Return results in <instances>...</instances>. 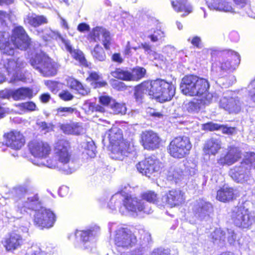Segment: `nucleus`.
Here are the masks:
<instances>
[{
	"label": "nucleus",
	"mask_w": 255,
	"mask_h": 255,
	"mask_svg": "<svg viewBox=\"0 0 255 255\" xmlns=\"http://www.w3.org/2000/svg\"><path fill=\"white\" fill-rule=\"evenodd\" d=\"M5 35V31H0V50L6 55L12 56L16 49L26 50L31 45V39L22 26L13 28L10 41Z\"/></svg>",
	"instance_id": "obj_1"
},
{
	"label": "nucleus",
	"mask_w": 255,
	"mask_h": 255,
	"mask_svg": "<svg viewBox=\"0 0 255 255\" xmlns=\"http://www.w3.org/2000/svg\"><path fill=\"white\" fill-rule=\"evenodd\" d=\"M180 87L186 96L198 97L204 102L213 100V94L209 92L210 83L206 78L194 74L186 75L182 78Z\"/></svg>",
	"instance_id": "obj_2"
},
{
	"label": "nucleus",
	"mask_w": 255,
	"mask_h": 255,
	"mask_svg": "<svg viewBox=\"0 0 255 255\" xmlns=\"http://www.w3.org/2000/svg\"><path fill=\"white\" fill-rule=\"evenodd\" d=\"M108 138L111 145L112 158L122 160L132 152L133 145L124 138L123 131L119 127L113 126L110 129Z\"/></svg>",
	"instance_id": "obj_3"
},
{
	"label": "nucleus",
	"mask_w": 255,
	"mask_h": 255,
	"mask_svg": "<svg viewBox=\"0 0 255 255\" xmlns=\"http://www.w3.org/2000/svg\"><path fill=\"white\" fill-rule=\"evenodd\" d=\"M150 93V97L160 103L172 100L175 94V87L171 82L157 78L145 80Z\"/></svg>",
	"instance_id": "obj_4"
},
{
	"label": "nucleus",
	"mask_w": 255,
	"mask_h": 255,
	"mask_svg": "<svg viewBox=\"0 0 255 255\" xmlns=\"http://www.w3.org/2000/svg\"><path fill=\"white\" fill-rule=\"evenodd\" d=\"M192 148V144L188 136L178 135L174 137L167 146L168 154L174 159H182L187 157Z\"/></svg>",
	"instance_id": "obj_5"
},
{
	"label": "nucleus",
	"mask_w": 255,
	"mask_h": 255,
	"mask_svg": "<svg viewBox=\"0 0 255 255\" xmlns=\"http://www.w3.org/2000/svg\"><path fill=\"white\" fill-rule=\"evenodd\" d=\"M122 198V205L127 210L136 213L144 212V203L137 197L128 193L116 194L113 196L109 203L110 208L115 209L116 205L121 203Z\"/></svg>",
	"instance_id": "obj_6"
},
{
	"label": "nucleus",
	"mask_w": 255,
	"mask_h": 255,
	"mask_svg": "<svg viewBox=\"0 0 255 255\" xmlns=\"http://www.w3.org/2000/svg\"><path fill=\"white\" fill-rule=\"evenodd\" d=\"M117 251L122 252L135 247L137 243L136 237L127 228H121L116 231L113 239Z\"/></svg>",
	"instance_id": "obj_7"
},
{
	"label": "nucleus",
	"mask_w": 255,
	"mask_h": 255,
	"mask_svg": "<svg viewBox=\"0 0 255 255\" xmlns=\"http://www.w3.org/2000/svg\"><path fill=\"white\" fill-rule=\"evenodd\" d=\"M1 243L6 252L13 253L25 244V239L19 230H13L6 234Z\"/></svg>",
	"instance_id": "obj_8"
},
{
	"label": "nucleus",
	"mask_w": 255,
	"mask_h": 255,
	"mask_svg": "<svg viewBox=\"0 0 255 255\" xmlns=\"http://www.w3.org/2000/svg\"><path fill=\"white\" fill-rule=\"evenodd\" d=\"M56 220V215L52 211L45 208L40 207L35 211L33 223L35 226L41 229H49L53 226Z\"/></svg>",
	"instance_id": "obj_9"
},
{
	"label": "nucleus",
	"mask_w": 255,
	"mask_h": 255,
	"mask_svg": "<svg viewBox=\"0 0 255 255\" xmlns=\"http://www.w3.org/2000/svg\"><path fill=\"white\" fill-rule=\"evenodd\" d=\"M29 153L38 159H45L51 153L52 148L49 143L42 140L33 139L27 145Z\"/></svg>",
	"instance_id": "obj_10"
},
{
	"label": "nucleus",
	"mask_w": 255,
	"mask_h": 255,
	"mask_svg": "<svg viewBox=\"0 0 255 255\" xmlns=\"http://www.w3.org/2000/svg\"><path fill=\"white\" fill-rule=\"evenodd\" d=\"M0 64L2 68L7 72V74L12 75L10 80L11 82L14 83L24 79L21 71L24 67L22 62L14 59H7L2 60Z\"/></svg>",
	"instance_id": "obj_11"
},
{
	"label": "nucleus",
	"mask_w": 255,
	"mask_h": 255,
	"mask_svg": "<svg viewBox=\"0 0 255 255\" xmlns=\"http://www.w3.org/2000/svg\"><path fill=\"white\" fill-rule=\"evenodd\" d=\"M161 162L152 157H147L138 162L136 167L143 175L150 176L153 173L158 172L161 168Z\"/></svg>",
	"instance_id": "obj_12"
},
{
	"label": "nucleus",
	"mask_w": 255,
	"mask_h": 255,
	"mask_svg": "<svg viewBox=\"0 0 255 255\" xmlns=\"http://www.w3.org/2000/svg\"><path fill=\"white\" fill-rule=\"evenodd\" d=\"M4 145L14 150L20 149L25 142V137L23 134L17 130L12 129L4 132L3 134Z\"/></svg>",
	"instance_id": "obj_13"
},
{
	"label": "nucleus",
	"mask_w": 255,
	"mask_h": 255,
	"mask_svg": "<svg viewBox=\"0 0 255 255\" xmlns=\"http://www.w3.org/2000/svg\"><path fill=\"white\" fill-rule=\"evenodd\" d=\"M101 36L104 38L102 44L105 49L109 50L112 44V37L110 31L105 28L99 26L94 27L88 34L87 38L90 42H97L101 40Z\"/></svg>",
	"instance_id": "obj_14"
},
{
	"label": "nucleus",
	"mask_w": 255,
	"mask_h": 255,
	"mask_svg": "<svg viewBox=\"0 0 255 255\" xmlns=\"http://www.w3.org/2000/svg\"><path fill=\"white\" fill-rule=\"evenodd\" d=\"M164 203L170 208L179 206L185 201L184 193L178 189H172L167 191L162 197Z\"/></svg>",
	"instance_id": "obj_15"
},
{
	"label": "nucleus",
	"mask_w": 255,
	"mask_h": 255,
	"mask_svg": "<svg viewBox=\"0 0 255 255\" xmlns=\"http://www.w3.org/2000/svg\"><path fill=\"white\" fill-rule=\"evenodd\" d=\"M161 139L158 134L151 130L143 131L140 135V143L144 149L153 150L158 148Z\"/></svg>",
	"instance_id": "obj_16"
},
{
	"label": "nucleus",
	"mask_w": 255,
	"mask_h": 255,
	"mask_svg": "<svg viewBox=\"0 0 255 255\" xmlns=\"http://www.w3.org/2000/svg\"><path fill=\"white\" fill-rule=\"evenodd\" d=\"M239 159V149L234 145L228 147L226 153L220 157L217 160L218 164L222 166L231 165L238 161Z\"/></svg>",
	"instance_id": "obj_17"
},
{
	"label": "nucleus",
	"mask_w": 255,
	"mask_h": 255,
	"mask_svg": "<svg viewBox=\"0 0 255 255\" xmlns=\"http://www.w3.org/2000/svg\"><path fill=\"white\" fill-rule=\"evenodd\" d=\"M237 195L234 188L223 185L217 190L216 199L222 203H229L236 199Z\"/></svg>",
	"instance_id": "obj_18"
},
{
	"label": "nucleus",
	"mask_w": 255,
	"mask_h": 255,
	"mask_svg": "<svg viewBox=\"0 0 255 255\" xmlns=\"http://www.w3.org/2000/svg\"><path fill=\"white\" fill-rule=\"evenodd\" d=\"M36 68L45 77L54 76L57 72L55 63L48 57H43L41 59V66Z\"/></svg>",
	"instance_id": "obj_19"
},
{
	"label": "nucleus",
	"mask_w": 255,
	"mask_h": 255,
	"mask_svg": "<svg viewBox=\"0 0 255 255\" xmlns=\"http://www.w3.org/2000/svg\"><path fill=\"white\" fill-rule=\"evenodd\" d=\"M222 148L221 141L215 138H210L207 139L203 147V150L205 155H215Z\"/></svg>",
	"instance_id": "obj_20"
},
{
	"label": "nucleus",
	"mask_w": 255,
	"mask_h": 255,
	"mask_svg": "<svg viewBox=\"0 0 255 255\" xmlns=\"http://www.w3.org/2000/svg\"><path fill=\"white\" fill-rule=\"evenodd\" d=\"M54 157L63 164H67L71 159V154L67 146L59 144L55 148Z\"/></svg>",
	"instance_id": "obj_21"
},
{
	"label": "nucleus",
	"mask_w": 255,
	"mask_h": 255,
	"mask_svg": "<svg viewBox=\"0 0 255 255\" xmlns=\"http://www.w3.org/2000/svg\"><path fill=\"white\" fill-rule=\"evenodd\" d=\"M133 91V97L137 103H141L142 102L144 99L145 94H147L150 97L149 91L145 80L136 85L134 88Z\"/></svg>",
	"instance_id": "obj_22"
},
{
	"label": "nucleus",
	"mask_w": 255,
	"mask_h": 255,
	"mask_svg": "<svg viewBox=\"0 0 255 255\" xmlns=\"http://www.w3.org/2000/svg\"><path fill=\"white\" fill-rule=\"evenodd\" d=\"M240 217V227L249 228L255 223V213L248 209L243 210Z\"/></svg>",
	"instance_id": "obj_23"
},
{
	"label": "nucleus",
	"mask_w": 255,
	"mask_h": 255,
	"mask_svg": "<svg viewBox=\"0 0 255 255\" xmlns=\"http://www.w3.org/2000/svg\"><path fill=\"white\" fill-rule=\"evenodd\" d=\"M25 23H27L31 26L36 28L39 26L48 23L47 18L43 15H36L33 14L28 15L24 19Z\"/></svg>",
	"instance_id": "obj_24"
},
{
	"label": "nucleus",
	"mask_w": 255,
	"mask_h": 255,
	"mask_svg": "<svg viewBox=\"0 0 255 255\" xmlns=\"http://www.w3.org/2000/svg\"><path fill=\"white\" fill-rule=\"evenodd\" d=\"M60 128L67 134L80 135L83 131L82 126L79 123L63 124L60 126Z\"/></svg>",
	"instance_id": "obj_25"
},
{
	"label": "nucleus",
	"mask_w": 255,
	"mask_h": 255,
	"mask_svg": "<svg viewBox=\"0 0 255 255\" xmlns=\"http://www.w3.org/2000/svg\"><path fill=\"white\" fill-rule=\"evenodd\" d=\"M32 96V91L29 88L20 87L16 90H12V98L14 101L30 99Z\"/></svg>",
	"instance_id": "obj_26"
},
{
	"label": "nucleus",
	"mask_w": 255,
	"mask_h": 255,
	"mask_svg": "<svg viewBox=\"0 0 255 255\" xmlns=\"http://www.w3.org/2000/svg\"><path fill=\"white\" fill-rule=\"evenodd\" d=\"M31 187L28 184L19 185L13 188L12 198L17 201L30 193Z\"/></svg>",
	"instance_id": "obj_27"
},
{
	"label": "nucleus",
	"mask_w": 255,
	"mask_h": 255,
	"mask_svg": "<svg viewBox=\"0 0 255 255\" xmlns=\"http://www.w3.org/2000/svg\"><path fill=\"white\" fill-rule=\"evenodd\" d=\"M171 4L174 9L177 12H184L183 15L189 14L192 11L191 6L187 3V0H172Z\"/></svg>",
	"instance_id": "obj_28"
},
{
	"label": "nucleus",
	"mask_w": 255,
	"mask_h": 255,
	"mask_svg": "<svg viewBox=\"0 0 255 255\" xmlns=\"http://www.w3.org/2000/svg\"><path fill=\"white\" fill-rule=\"evenodd\" d=\"M212 102V101L204 102L202 98H199L195 101H190L187 105V110L189 113H198L202 107L209 105Z\"/></svg>",
	"instance_id": "obj_29"
},
{
	"label": "nucleus",
	"mask_w": 255,
	"mask_h": 255,
	"mask_svg": "<svg viewBox=\"0 0 255 255\" xmlns=\"http://www.w3.org/2000/svg\"><path fill=\"white\" fill-rule=\"evenodd\" d=\"M68 83L69 84V87L71 89L76 90L82 96L87 95L90 92L88 88L84 86L80 81L74 78H70Z\"/></svg>",
	"instance_id": "obj_30"
},
{
	"label": "nucleus",
	"mask_w": 255,
	"mask_h": 255,
	"mask_svg": "<svg viewBox=\"0 0 255 255\" xmlns=\"http://www.w3.org/2000/svg\"><path fill=\"white\" fill-rule=\"evenodd\" d=\"M129 74L130 71L121 67L116 68L111 72V75L115 78L125 81H130Z\"/></svg>",
	"instance_id": "obj_31"
},
{
	"label": "nucleus",
	"mask_w": 255,
	"mask_h": 255,
	"mask_svg": "<svg viewBox=\"0 0 255 255\" xmlns=\"http://www.w3.org/2000/svg\"><path fill=\"white\" fill-rule=\"evenodd\" d=\"M130 81H138L144 78L146 70L143 67L135 66L130 71Z\"/></svg>",
	"instance_id": "obj_32"
},
{
	"label": "nucleus",
	"mask_w": 255,
	"mask_h": 255,
	"mask_svg": "<svg viewBox=\"0 0 255 255\" xmlns=\"http://www.w3.org/2000/svg\"><path fill=\"white\" fill-rule=\"evenodd\" d=\"M211 8L220 11H229L231 6L226 0H212L210 5Z\"/></svg>",
	"instance_id": "obj_33"
},
{
	"label": "nucleus",
	"mask_w": 255,
	"mask_h": 255,
	"mask_svg": "<svg viewBox=\"0 0 255 255\" xmlns=\"http://www.w3.org/2000/svg\"><path fill=\"white\" fill-rule=\"evenodd\" d=\"M142 200L149 203L157 204L159 201V197L157 193L151 190H147L142 192L140 195Z\"/></svg>",
	"instance_id": "obj_34"
},
{
	"label": "nucleus",
	"mask_w": 255,
	"mask_h": 255,
	"mask_svg": "<svg viewBox=\"0 0 255 255\" xmlns=\"http://www.w3.org/2000/svg\"><path fill=\"white\" fill-rule=\"evenodd\" d=\"M100 78V76L98 73L96 72H91L89 73V76L87 78L86 80L93 82L96 88L105 87L108 85L107 82L105 81H99Z\"/></svg>",
	"instance_id": "obj_35"
},
{
	"label": "nucleus",
	"mask_w": 255,
	"mask_h": 255,
	"mask_svg": "<svg viewBox=\"0 0 255 255\" xmlns=\"http://www.w3.org/2000/svg\"><path fill=\"white\" fill-rule=\"evenodd\" d=\"M91 52L93 58L98 61H103L106 58V53L99 44H96Z\"/></svg>",
	"instance_id": "obj_36"
},
{
	"label": "nucleus",
	"mask_w": 255,
	"mask_h": 255,
	"mask_svg": "<svg viewBox=\"0 0 255 255\" xmlns=\"http://www.w3.org/2000/svg\"><path fill=\"white\" fill-rule=\"evenodd\" d=\"M255 162V153L254 152H247L245 155L244 161L241 163L240 168H243L245 165H247L246 169L249 170Z\"/></svg>",
	"instance_id": "obj_37"
},
{
	"label": "nucleus",
	"mask_w": 255,
	"mask_h": 255,
	"mask_svg": "<svg viewBox=\"0 0 255 255\" xmlns=\"http://www.w3.org/2000/svg\"><path fill=\"white\" fill-rule=\"evenodd\" d=\"M152 33L148 36L152 42H156L163 40L165 37V33L160 29H153Z\"/></svg>",
	"instance_id": "obj_38"
},
{
	"label": "nucleus",
	"mask_w": 255,
	"mask_h": 255,
	"mask_svg": "<svg viewBox=\"0 0 255 255\" xmlns=\"http://www.w3.org/2000/svg\"><path fill=\"white\" fill-rule=\"evenodd\" d=\"M73 58L78 61L80 65L88 67L89 64L82 51L79 50H75L72 54Z\"/></svg>",
	"instance_id": "obj_39"
},
{
	"label": "nucleus",
	"mask_w": 255,
	"mask_h": 255,
	"mask_svg": "<svg viewBox=\"0 0 255 255\" xmlns=\"http://www.w3.org/2000/svg\"><path fill=\"white\" fill-rule=\"evenodd\" d=\"M111 108L115 114L124 115L126 113L127 108L125 104L116 102L115 100L111 105Z\"/></svg>",
	"instance_id": "obj_40"
},
{
	"label": "nucleus",
	"mask_w": 255,
	"mask_h": 255,
	"mask_svg": "<svg viewBox=\"0 0 255 255\" xmlns=\"http://www.w3.org/2000/svg\"><path fill=\"white\" fill-rule=\"evenodd\" d=\"M76 109L71 107H59L56 110V115L58 117H67L69 114H72Z\"/></svg>",
	"instance_id": "obj_41"
},
{
	"label": "nucleus",
	"mask_w": 255,
	"mask_h": 255,
	"mask_svg": "<svg viewBox=\"0 0 255 255\" xmlns=\"http://www.w3.org/2000/svg\"><path fill=\"white\" fill-rule=\"evenodd\" d=\"M182 171L178 168H170L167 174V179L169 180H176L182 175Z\"/></svg>",
	"instance_id": "obj_42"
},
{
	"label": "nucleus",
	"mask_w": 255,
	"mask_h": 255,
	"mask_svg": "<svg viewBox=\"0 0 255 255\" xmlns=\"http://www.w3.org/2000/svg\"><path fill=\"white\" fill-rule=\"evenodd\" d=\"M26 203L29 206H31V209H33V206H37L41 205V201L38 194H34L33 196L29 197L27 198Z\"/></svg>",
	"instance_id": "obj_43"
},
{
	"label": "nucleus",
	"mask_w": 255,
	"mask_h": 255,
	"mask_svg": "<svg viewBox=\"0 0 255 255\" xmlns=\"http://www.w3.org/2000/svg\"><path fill=\"white\" fill-rule=\"evenodd\" d=\"M202 129L205 131H213L220 129V125L209 122L202 125Z\"/></svg>",
	"instance_id": "obj_44"
},
{
	"label": "nucleus",
	"mask_w": 255,
	"mask_h": 255,
	"mask_svg": "<svg viewBox=\"0 0 255 255\" xmlns=\"http://www.w3.org/2000/svg\"><path fill=\"white\" fill-rule=\"evenodd\" d=\"M248 88L249 89L248 94L250 99L255 103V77L250 82Z\"/></svg>",
	"instance_id": "obj_45"
},
{
	"label": "nucleus",
	"mask_w": 255,
	"mask_h": 255,
	"mask_svg": "<svg viewBox=\"0 0 255 255\" xmlns=\"http://www.w3.org/2000/svg\"><path fill=\"white\" fill-rule=\"evenodd\" d=\"M19 106L21 109L27 111H34L36 109L35 104L32 101L22 103L19 104Z\"/></svg>",
	"instance_id": "obj_46"
},
{
	"label": "nucleus",
	"mask_w": 255,
	"mask_h": 255,
	"mask_svg": "<svg viewBox=\"0 0 255 255\" xmlns=\"http://www.w3.org/2000/svg\"><path fill=\"white\" fill-rule=\"evenodd\" d=\"M114 100L112 97L108 95H102L99 97V103L104 107H108Z\"/></svg>",
	"instance_id": "obj_47"
},
{
	"label": "nucleus",
	"mask_w": 255,
	"mask_h": 255,
	"mask_svg": "<svg viewBox=\"0 0 255 255\" xmlns=\"http://www.w3.org/2000/svg\"><path fill=\"white\" fill-rule=\"evenodd\" d=\"M212 238L215 241L224 242L226 239V234L223 231L217 230L214 232Z\"/></svg>",
	"instance_id": "obj_48"
},
{
	"label": "nucleus",
	"mask_w": 255,
	"mask_h": 255,
	"mask_svg": "<svg viewBox=\"0 0 255 255\" xmlns=\"http://www.w3.org/2000/svg\"><path fill=\"white\" fill-rule=\"evenodd\" d=\"M58 96L64 101H69L74 98L73 95L67 90L62 91L59 94Z\"/></svg>",
	"instance_id": "obj_49"
},
{
	"label": "nucleus",
	"mask_w": 255,
	"mask_h": 255,
	"mask_svg": "<svg viewBox=\"0 0 255 255\" xmlns=\"http://www.w3.org/2000/svg\"><path fill=\"white\" fill-rule=\"evenodd\" d=\"M230 176L237 183L239 182V167L238 166L234 167L230 169L229 171Z\"/></svg>",
	"instance_id": "obj_50"
},
{
	"label": "nucleus",
	"mask_w": 255,
	"mask_h": 255,
	"mask_svg": "<svg viewBox=\"0 0 255 255\" xmlns=\"http://www.w3.org/2000/svg\"><path fill=\"white\" fill-rule=\"evenodd\" d=\"M92 236V231L90 230L81 231L80 234L81 239L84 242L88 241Z\"/></svg>",
	"instance_id": "obj_51"
},
{
	"label": "nucleus",
	"mask_w": 255,
	"mask_h": 255,
	"mask_svg": "<svg viewBox=\"0 0 255 255\" xmlns=\"http://www.w3.org/2000/svg\"><path fill=\"white\" fill-rule=\"evenodd\" d=\"M10 113L9 108L5 106V104L0 101V120L4 118Z\"/></svg>",
	"instance_id": "obj_52"
},
{
	"label": "nucleus",
	"mask_w": 255,
	"mask_h": 255,
	"mask_svg": "<svg viewBox=\"0 0 255 255\" xmlns=\"http://www.w3.org/2000/svg\"><path fill=\"white\" fill-rule=\"evenodd\" d=\"M12 98V90L5 89L0 91V98L2 99H9Z\"/></svg>",
	"instance_id": "obj_53"
},
{
	"label": "nucleus",
	"mask_w": 255,
	"mask_h": 255,
	"mask_svg": "<svg viewBox=\"0 0 255 255\" xmlns=\"http://www.w3.org/2000/svg\"><path fill=\"white\" fill-rule=\"evenodd\" d=\"M90 108L92 112H99L104 113L106 111L104 107L101 104L100 105L98 104H92L90 105Z\"/></svg>",
	"instance_id": "obj_54"
},
{
	"label": "nucleus",
	"mask_w": 255,
	"mask_h": 255,
	"mask_svg": "<svg viewBox=\"0 0 255 255\" xmlns=\"http://www.w3.org/2000/svg\"><path fill=\"white\" fill-rule=\"evenodd\" d=\"M150 255H170V254L168 250L160 248L153 250Z\"/></svg>",
	"instance_id": "obj_55"
},
{
	"label": "nucleus",
	"mask_w": 255,
	"mask_h": 255,
	"mask_svg": "<svg viewBox=\"0 0 255 255\" xmlns=\"http://www.w3.org/2000/svg\"><path fill=\"white\" fill-rule=\"evenodd\" d=\"M111 60L118 64H122L124 62V59L120 53H114L111 57Z\"/></svg>",
	"instance_id": "obj_56"
},
{
	"label": "nucleus",
	"mask_w": 255,
	"mask_h": 255,
	"mask_svg": "<svg viewBox=\"0 0 255 255\" xmlns=\"http://www.w3.org/2000/svg\"><path fill=\"white\" fill-rule=\"evenodd\" d=\"M61 41L64 44L67 51H68L71 54H72L73 52H74L75 49L73 48L69 40L62 38Z\"/></svg>",
	"instance_id": "obj_57"
},
{
	"label": "nucleus",
	"mask_w": 255,
	"mask_h": 255,
	"mask_svg": "<svg viewBox=\"0 0 255 255\" xmlns=\"http://www.w3.org/2000/svg\"><path fill=\"white\" fill-rule=\"evenodd\" d=\"M61 41L64 44L67 51H68L71 54H72L73 52H74L75 49L73 48L69 40L62 38Z\"/></svg>",
	"instance_id": "obj_58"
},
{
	"label": "nucleus",
	"mask_w": 255,
	"mask_h": 255,
	"mask_svg": "<svg viewBox=\"0 0 255 255\" xmlns=\"http://www.w3.org/2000/svg\"><path fill=\"white\" fill-rule=\"evenodd\" d=\"M220 129H221L222 132L224 134H232L234 132L235 128L232 127H228L224 125H220Z\"/></svg>",
	"instance_id": "obj_59"
},
{
	"label": "nucleus",
	"mask_w": 255,
	"mask_h": 255,
	"mask_svg": "<svg viewBox=\"0 0 255 255\" xmlns=\"http://www.w3.org/2000/svg\"><path fill=\"white\" fill-rule=\"evenodd\" d=\"M77 30L80 32H84L85 31H89L90 30V26L85 23H80L77 26Z\"/></svg>",
	"instance_id": "obj_60"
},
{
	"label": "nucleus",
	"mask_w": 255,
	"mask_h": 255,
	"mask_svg": "<svg viewBox=\"0 0 255 255\" xmlns=\"http://www.w3.org/2000/svg\"><path fill=\"white\" fill-rule=\"evenodd\" d=\"M191 43L194 47L197 48H200L201 47V38L198 36H194L191 41Z\"/></svg>",
	"instance_id": "obj_61"
},
{
	"label": "nucleus",
	"mask_w": 255,
	"mask_h": 255,
	"mask_svg": "<svg viewBox=\"0 0 255 255\" xmlns=\"http://www.w3.org/2000/svg\"><path fill=\"white\" fill-rule=\"evenodd\" d=\"M50 99H51L50 95L48 93H43L39 96L40 101L42 103H48Z\"/></svg>",
	"instance_id": "obj_62"
},
{
	"label": "nucleus",
	"mask_w": 255,
	"mask_h": 255,
	"mask_svg": "<svg viewBox=\"0 0 255 255\" xmlns=\"http://www.w3.org/2000/svg\"><path fill=\"white\" fill-rule=\"evenodd\" d=\"M43 57L31 58L30 59V63L33 67H36L37 65H40V66H41V59Z\"/></svg>",
	"instance_id": "obj_63"
},
{
	"label": "nucleus",
	"mask_w": 255,
	"mask_h": 255,
	"mask_svg": "<svg viewBox=\"0 0 255 255\" xmlns=\"http://www.w3.org/2000/svg\"><path fill=\"white\" fill-rule=\"evenodd\" d=\"M39 127L41 130L48 132L50 130V126L45 122H42L39 124Z\"/></svg>",
	"instance_id": "obj_64"
}]
</instances>
